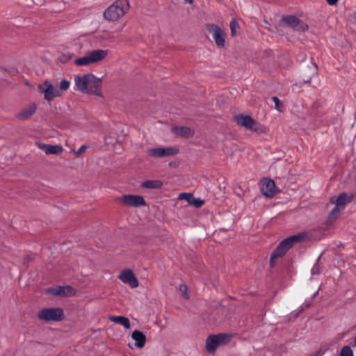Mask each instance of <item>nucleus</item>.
Masks as SVG:
<instances>
[{"label":"nucleus","mask_w":356,"mask_h":356,"mask_svg":"<svg viewBox=\"0 0 356 356\" xmlns=\"http://www.w3.org/2000/svg\"><path fill=\"white\" fill-rule=\"evenodd\" d=\"M354 345L356 346V337H355V339Z\"/></svg>","instance_id":"f704fd0d"},{"label":"nucleus","mask_w":356,"mask_h":356,"mask_svg":"<svg viewBox=\"0 0 356 356\" xmlns=\"http://www.w3.org/2000/svg\"><path fill=\"white\" fill-rule=\"evenodd\" d=\"M261 193L267 197H273L275 195V184L273 180L264 178L260 182Z\"/></svg>","instance_id":"ddd939ff"},{"label":"nucleus","mask_w":356,"mask_h":356,"mask_svg":"<svg viewBox=\"0 0 356 356\" xmlns=\"http://www.w3.org/2000/svg\"><path fill=\"white\" fill-rule=\"evenodd\" d=\"M341 356H353V350L349 346H344L341 351Z\"/></svg>","instance_id":"cd10ccee"},{"label":"nucleus","mask_w":356,"mask_h":356,"mask_svg":"<svg viewBox=\"0 0 356 356\" xmlns=\"http://www.w3.org/2000/svg\"><path fill=\"white\" fill-rule=\"evenodd\" d=\"M70 81L63 79L59 86L53 85L49 81L45 80L38 86V90L44 95V98L47 102H51L56 97H61L63 92L67 90L70 86Z\"/></svg>","instance_id":"f03ea898"},{"label":"nucleus","mask_w":356,"mask_h":356,"mask_svg":"<svg viewBox=\"0 0 356 356\" xmlns=\"http://www.w3.org/2000/svg\"><path fill=\"white\" fill-rule=\"evenodd\" d=\"M87 148H88V146H86V145H83L80 147V148L78 150H76V151L74 150L73 152L74 154H76L77 156H80L82 153L86 152Z\"/></svg>","instance_id":"c85d7f7f"},{"label":"nucleus","mask_w":356,"mask_h":356,"mask_svg":"<svg viewBox=\"0 0 356 356\" xmlns=\"http://www.w3.org/2000/svg\"><path fill=\"white\" fill-rule=\"evenodd\" d=\"M234 120L239 126L244 127L257 133L262 134L267 131L266 127L261 125L250 115H235Z\"/></svg>","instance_id":"423d86ee"},{"label":"nucleus","mask_w":356,"mask_h":356,"mask_svg":"<svg viewBox=\"0 0 356 356\" xmlns=\"http://www.w3.org/2000/svg\"><path fill=\"white\" fill-rule=\"evenodd\" d=\"M171 131L174 134L186 138L191 137L194 134V131L192 129L182 126L174 127L171 129Z\"/></svg>","instance_id":"6ab92c4d"},{"label":"nucleus","mask_w":356,"mask_h":356,"mask_svg":"<svg viewBox=\"0 0 356 356\" xmlns=\"http://www.w3.org/2000/svg\"><path fill=\"white\" fill-rule=\"evenodd\" d=\"M100 78L92 74L76 75L74 76V90L83 94L95 95L102 97Z\"/></svg>","instance_id":"f257e3e1"},{"label":"nucleus","mask_w":356,"mask_h":356,"mask_svg":"<svg viewBox=\"0 0 356 356\" xmlns=\"http://www.w3.org/2000/svg\"><path fill=\"white\" fill-rule=\"evenodd\" d=\"M239 28L238 24L236 22L235 19H232L230 22V30H231V35L232 37L236 36L237 29Z\"/></svg>","instance_id":"5701e85b"},{"label":"nucleus","mask_w":356,"mask_h":356,"mask_svg":"<svg viewBox=\"0 0 356 356\" xmlns=\"http://www.w3.org/2000/svg\"><path fill=\"white\" fill-rule=\"evenodd\" d=\"M312 74H316L317 72V66L315 63L312 64Z\"/></svg>","instance_id":"7c9ffc66"},{"label":"nucleus","mask_w":356,"mask_h":356,"mask_svg":"<svg viewBox=\"0 0 356 356\" xmlns=\"http://www.w3.org/2000/svg\"><path fill=\"white\" fill-rule=\"evenodd\" d=\"M190 204L196 208H200L204 204V201L200 198H195L193 197Z\"/></svg>","instance_id":"393cba45"},{"label":"nucleus","mask_w":356,"mask_h":356,"mask_svg":"<svg viewBox=\"0 0 356 356\" xmlns=\"http://www.w3.org/2000/svg\"><path fill=\"white\" fill-rule=\"evenodd\" d=\"M281 26H288L296 31H305L308 29V26L305 22L300 21L298 17L293 15L283 17L280 21Z\"/></svg>","instance_id":"9d476101"},{"label":"nucleus","mask_w":356,"mask_h":356,"mask_svg":"<svg viewBox=\"0 0 356 356\" xmlns=\"http://www.w3.org/2000/svg\"><path fill=\"white\" fill-rule=\"evenodd\" d=\"M36 145L39 149L45 152L46 154H59L62 153L63 148L60 145H49L42 143H37Z\"/></svg>","instance_id":"f3484780"},{"label":"nucleus","mask_w":356,"mask_h":356,"mask_svg":"<svg viewBox=\"0 0 356 356\" xmlns=\"http://www.w3.org/2000/svg\"><path fill=\"white\" fill-rule=\"evenodd\" d=\"M305 238V233H300L298 234L289 236L281 241L270 255V263L271 267L274 266L276 259L283 257L295 243L304 241Z\"/></svg>","instance_id":"7ed1b4c3"},{"label":"nucleus","mask_w":356,"mask_h":356,"mask_svg":"<svg viewBox=\"0 0 356 356\" xmlns=\"http://www.w3.org/2000/svg\"><path fill=\"white\" fill-rule=\"evenodd\" d=\"M179 149L175 147H157L149 149L147 154L154 158H162L176 155Z\"/></svg>","instance_id":"9b49d317"},{"label":"nucleus","mask_w":356,"mask_h":356,"mask_svg":"<svg viewBox=\"0 0 356 356\" xmlns=\"http://www.w3.org/2000/svg\"><path fill=\"white\" fill-rule=\"evenodd\" d=\"M169 165H170V166H174V164H173L172 163H170L169 164Z\"/></svg>","instance_id":"72a5a7b5"},{"label":"nucleus","mask_w":356,"mask_h":356,"mask_svg":"<svg viewBox=\"0 0 356 356\" xmlns=\"http://www.w3.org/2000/svg\"><path fill=\"white\" fill-rule=\"evenodd\" d=\"M108 52L106 49H96L88 51L83 56L74 60V63L77 66H88L104 60Z\"/></svg>","instance_id":"39448f33"},{"label":"nucleus","mask_w":356,"mask_h":356,"mask_svg":"<svg viewBox=\"0 0 356 356\" xmlns=\"http://www.w3.org/2000/svg\"><path fill=\"white\" fill-rule=\"evenodd\" d=\"M273 102L275 103V108L277 110L280 112L282 111V103L277 97H272Z\"/></svg>","instance_id":"bb28decb"},{"label":"nucleus","mask_w":356,"mask_h":356,"mask_svg":"<svg viewBox=\"0 0 356 356\" xmlns=\"http://www.w3.org/2000/svg\"><path fill=\"white\" fill-rule=\"evenodd\" d=\"M206 29L212 35L216 44L218 47L222 48L225 46V37L227 34L219 26L214 24H206Z\"/></svg>","instance_id":"1a4fd4ad"},{"label":"nucleus","mask_w":356,"mask_h":356,"mask_svg":"<svg viewBox=\"0 0 356 356\" xmlns=\"http://www.w3.org/2000/svg\"><path fill=\"white\" fill-rule=\"evenodd\" d=\"M129 9L128 0H117L104 11V17L108 21H118L127 13Z\"/></svg>","instance_id":"20e7f679"},{"label":"nucleus","mask_w":356,"mask_h":356,"mask_svg":"<svg viewBox=\"0 0 356 356\" xmlns=\"http://www.w3.org/2000/svg\"><path fill=\"white\" fill-rule=\"evenodd\" d=\"M38 318L40 320L50 321H60L64 318L63 309L59 307H51L41 309L38 312Z\"/></svg>","instance_id":"6e6552de"},{"label":"nucleus","mask_w":356,"mask_h":356,"mask_svg":"<svg viewBox=\"0 0 356 356\" xmlns=\"http://www.w3.org/2000/svg\"><path fill=\"white\" fill-rule=\"evenodd\" d=\"M108 319L115 323L120 324L126 329H130L131 323L128 318L122 316H110Z\"/></svg>","instance_id":"412c9836"},{"label":"nucleus","mask_w":356,"mask_h":356,"mask_svg":"<svg viewBox=\"0 0 356 356\" xmlns=\"http://www.w3.org/2000/svg\"><path fill=\"white\" fill-rule=\"evenodd\" d=\"M185 2L186 3H192L193 2V0H184Z\"/></svg>","instance_id":"473e14b6"},{"label":"nucleus","mask_w":356,"mask_h":356,"mask_svg":"<svg viewBox=\"0 0 356 356\" xmlns=\"http://www.w3.org/2000/svg\"><path fill=\"white\" fill-rule=\"evenodd\" d=\"M36 110L37 104L35 103H31L22 108L16 117L19 120H26L35 113Z\"/></svg>","instance_id":"2eb2a0df"},{"label":"nucleus","mask_w":356,"mask_h":356,"mask_svg":"<svg viewBox=\"0 0 356 356\" xmlns=\"http://www.w3.org/2000/svg\"><path fill=\"white\" fill-rule=\"evenodd\" d=\"M49 293L57 296H72L76 293V290L70 286H56L49 289Z\"/></svg>","instance_id":"dca6fc26"},{"label":"nucleus","mask_w":356,"mask_h":356,"mask_svg":"<svg viewBox=\"0 0 356 356\" xmlns=\"http://www.w3.org/2000/svg\"><path fill=\"white\" fill-rule=\"evenodd\" d=\"M118 201L123 205L133 207H139L146 204L144 197L137 195H124L118 199Z\"/></svg>","instance_id":"f8f14e48"},{"label":"nucleus","mask_w":356,"mask_h":356,"mask_svg":"<svg viewBox=\"0 0 356 356\" xmlns=\"http://www.w3.org/2000/svg\"><path fill=\"white\" fill-rule=\"evenodd\" d=\"M232 336L228 334H218L210 335L206 342L207 350L210 353H213L216 350L221 346L228 343Z\"/></svg>","instance_id":"0eeeda50"},{"label":"nucleus","mask_w":356,"mask_h":356,"mask_svg":"<svg viewBox=\"0 0 356 356\" xmlns=\"http://www.w3.org/2000/svg\"><path fill=\"white\" fill-rule=\"evenodd\" d=\"M193 197V196L191 193H182L179 195L178 198H179V200H186L188 202V204H190Z\"/></svg>","instance_id":"a878e982"},{"label":"nucleus","mask_w":356,"mask_h":356,"mask_svg":"<svg viewBox=\"0 0 356 356\" xmlns=\"http://www.w3.org/2000/svg\"><path fill=\"white\" fill-rule=\"evenodd\" d=\"M179 291L181 293L182 296L186 299L188 300L190 298V295L188 291V287L186 284H180L179 287Z\"/></svg>","instance_id":"b1692460"},{"label":"nucleus","mask_w":356,"mask_h":356,"mask_svg":"<svg viewBox=\"0 0 356 356\" xmlns=\"http://www.w3.org/2000/svg\"><path fill=\"white\" fill-rule=\"evenodd\" d=\"M342 210L343 209H341V207L336 204V207L332 209L331 214L335 215L337 213H340Z\"/></svg>","instance_id":"c756f323"},{"label":"nucleus","mask_w":356,"mask_h":356,"mask_svg":"<svg viewBox=\"0 0 356 356\" xmlns=\"http://www.w3.org/2000/svg\"><path fill=\"white\" fill-rule=\"evenodd\" d=\"M131 338L135 341V346L142 348L146 343V337L141 331L134 330L131 334Z\"/></svg>","instance_id":"aec40b11"},{"label":"nucleus","mask_w":356,"mask_h":356,"mask_svg":"<svg viewBox=\"0 0 356 356\" xmlns=\"http://www.w3.org/2000/svg\"><path fill=\"white\" fill-rule=\"evenodd\" d=\"M118 278L124 284L130 285L131 288L138 286V281L134 272L130 269L122 270L118 275Z\"/></svg>","instance_id":"4468645a"},{"label":"nucleus","mask_w":356,"mask_h":356,"mask_svg":"<svg viewBox=\"0 0 356 356\" xmlns=\"http://www.w3.org/2000/svg\"><path fill=\"white\" fill-rule=\"evenodd\" d=\"M327 3L330 6L335 5L339 0H326Z\"/></svg>","instance_id":"2f4dec72"},{"label":"nucleus","mask_w":356,"mask_h":356,"mask_svg":"<svg viewBox=\"0 0 356 356\" xmlns=\"http://www.w3.org/2000/svg\"><path fill=\"white\" fill-rule=\"evenodd\" d=\"M353 197V196L352 195H348L346 193H342L337 197V198L335 200H334V197H332L330 199V202L333 204L339 206L340 207H341V209H343L345 205L352 201Z\"/></svg>","instance_id":"a211bd4d"},{"label":"nucleus","mask_w":356,"mask_h":356,"mask_svg":"<svg viewBox=\"0 0 356 356\" xmlns=\"http://www.w3.org/2000/svg\"><path fill=\"white\" fill-rule=\"evenodd\" d=\"M163 184L160 180H147L142 183V186L146 188L158 189L161 188Z\"/></svg>","instance_id":"4be33fe9"}]
</instances>
